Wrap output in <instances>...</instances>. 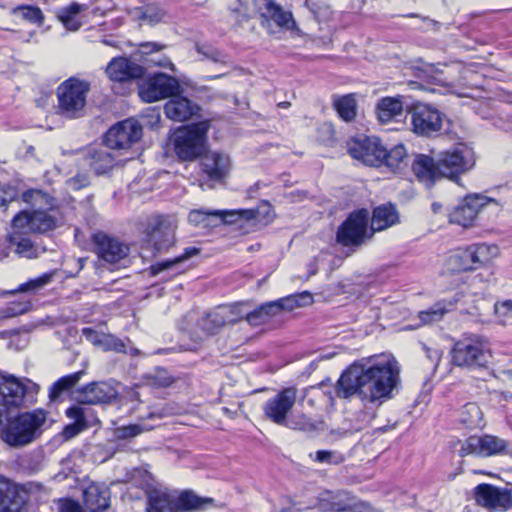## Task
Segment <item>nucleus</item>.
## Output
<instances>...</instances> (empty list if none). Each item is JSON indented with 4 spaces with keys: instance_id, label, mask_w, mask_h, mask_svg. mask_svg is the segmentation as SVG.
I'll return each instance as SVG.
<instances>
[{
    "instance_id": "nucleus-1",
    "label": "nucleus",
    "mask_w": 512,
    "mask_h": 512,
    "mask_svg": "<svg viewBox=\"0 0 512 512\" xmlns=\"http://www.w3.org/2000/svg\"><path fill=\"white\" fill-rule=\"evenodd\" d=\"M399 382V368L396 362L366 366L352 364L337 382V395L342 398L358 396L364 405L382 403L389 399Z\"/></svg>"
},
{
    "instance_id": "nucleus-2",
    "label": "nucleus",
    "mask_w": 512,
    "mask_h": 512,
    "mask_svg": "<svg viewBox=\"0 0 512 512\" xmlns=\"http://www.w3.org/2000/svg\"><path fill=\"white\" fill-rule=\"evenodd\" d=\"M474 166L471 152L460 145L443 151L436 158L419 154L415 157L412 170L420 182L431 186L439 178L457 182L458 176Z\"/></svg>"
},
{
    "instance_id": "nucleus-3",
    "label": "nucleus",
    "mask_w": 512,
    "mask_h": 512,
    "mask_svg": "<svg viewBox=\"0 0 512 512\" xmlns=\"http://www.w3.org/2000/svg\"><path fill=\"white\" fill-rule=\"evenodd\" d=\"M188 221L195 227L214 228L221 224L235 226L242 234L254 232L260 222L259 209L206 210L194 209Z\"/></svg>"
},
{
    "instance_id": "nucleus-4",
    "label": "nucleus",
    "mask_w": 512,
    "mask_h": 512,
    "mask_svg": "<svg viewBox=\"0 0 512 512\" xmlns=\"http://www.w3.org/2000/svg\"><path fill=\"white\" fill-rule=\"evenodd\" d=\"M45 422L46 414L42 410L19 414L8 419L3 431V441L14 448L24 447L39 437Z\"/></svg>"
},
{
    "instance_id": "nucleus-5",
    "label": "nucleus",
    "mask_w": 512,
    "mask_h": 512,
    "mask_svg": "<svg viewBox=\"0 0 512 512\" xmlns=\"http://www.w3.org/2000/svg\"><path fill=\"white\" fill-rule=\"evenodd\" d=\"M208 120L179 128L172 137L174 152L182 161H192L206 151Z\"/></svg>"
},
{
    "instance_id": "nucleus-6",
    "label": "nucleus",
    "mask_w": 512,
    "mask_h": 512,
    "mask_svg": "<svg viewBox=\"0 0 512 512\" xmlns=\"http://www.w3.org/2000/svg\"><path fill=\"white\" fill-rule=\"evenodd\" d=\"M90 83L71 77L57 88L58 113L69 119L81 118L85 115L87 95Z\"/></svg>"
},
{
    "instance_id": "nucleus-7",
    "label": "nucleus",
    "mask_w": 512,
    "mask_h": 512,
    "mask_svg": "<svg viewBox=\"0 0 512 512\" xmlns=\"http://www.w3.org/2000/svg\"><path fill=\"white\" fill-rule=\"evenodd\" d=\"M491 357L488 342L478 336L458 340L451 350L453 364L470 370L486 368Z\"/></svg>"
},
{
    "instance_id": "nucleus-8",
    "label": "nucleus",
    "mask_w": 512,
    "mask_h": 512,
    "mask_svg": "<svg viewBox=\"0 0 512 512\" xmlns=\"http://www.w3.org/2000/svg\"><path fill=\"white\" fill-rule=\"evenodd\" d=\"M369 213L366 209L352 212L338 227L336 240L346 247H359L373 236L368 228Z\"/></svg>"
},
{
    "instance_id": "nucleus-9",
    "label": "nucleus",
    "mask_w": 512,
    "mask_h": 512,
    "mask_svg": "<svg viewBox=\"0 0 512 512\" xmlns=\"http://www.w3.org/2000/svg\"><path fill=\"white\" fill-rule=\"evenodd\" d=\"M496 254V246L474 244L458 249L448 258V265L453 271L475 270L490 262Z\"/></svg>"
},
{
    "instance_id": "nucleus-10",
    "label": "nucleus",
    "mask_w": 512,
    "mask_h": 512,
    "mask_svg": "<svg viewBox=\"0 0 512 512\" xmlns=\"http://www.w3.org/2000/svg\"><path fill=\"white\" fill-rule=\"evenodd\" d=\"M179 93H183V88L179 81L175 77L161 72L150 76L139 87V96L147 103L166 98L171 99Z\"/></svg>"
},
{
    "instance_id": "nucleus-11",
    "label": "nucleus",
    "mask_w": 512,
    "mask_h": 512,
    "mask_svg": "<svg viewBox=\"0 0 512 512\" xmlns=\"http://www.w3.org/2000/svg\"><path fill=\"white\" fill-rule=\"evenodd\" d=\"M54 213L52 205L49 206V209H43V206H41L32 211H21L14 216L12 227L13 229L44 234L57 226V218Z\"/></svg>"
},
{
    "instance_id": "nucleus-12",
    "label": "nucleus",
    "mask_w": 512,
    "mask_h": 512,
    "mask_svg": "<svg viewBox=\"0 0 512 512\" xmlns=\"http://www.w3.org/2000/svg\"><path fill=\"white\" fill-rule=\"evenodd\" d=\"M412 130L419 136H432L442 129L444 115L427 104H415L410 109Z\"/></svg>"
},
{
    "instance_id": "nucleus-13",
    "label": "nucleus",
    "mask_w": 512,
    "mask_h": 512,
    "mask_svg": "<svg viewBox=\"0 0 512 512\" xmlns=\"http://www.w3.org/2000/svg\"><path fill=\"white\" fill-rule=\"evenodd\" d=\"M510 443L500 437L485 434L468 437L462 444L460 456L474 454L481 457L508 454Z\"/></svg>"
},
{
    "instance_id": "nucleus-14",
    "label": "nucleus",
    "mask_w": 512,
    "mask_h": 512,
    "mask_svg": "<svg viewBox=\"0 0 512 512\" xmlns=\"http://www.w3.org/2000/svg\"><path fill=\"white\" fill-rule=\"evenodd\" d=\"M347 151L352 158L368 166L383 164L384 146L376 137L361 136L347 143Z\"/></svg>"
},
{
    "instance_id": "nucleus-15",
    "label": "nucleus",
    "mask_w": 512,
    "mask_h": 512,
    "mask_svg": "<svg viewBox=\"0 0 512 512\" xmlns=\"http://www.w3.org/2000/svg\"><path fill=\"white\" fill-rule=\"evenodd\" d=\"M144 233L146 242L157 252L167 251L176 242L174 225L162 216L151 217Z\"/></svg>"
},
{
    "instance_id": "nucleus-16",
    "label": "nucleus",
    "mask_w": 512,
    "mask_h": 512,
    "mask_svg": "<svg viewBox=\"0 0 512 512\" xmlns=\"http://www.w3.org/2000/svg\"><path fill=\"white\" fill-rule=\"evenodd\" d=\"M142 137V126L134 119H126L112 126L105 134V144L116 150L129 149Z\"/></svg>"
},
{
    "instance_id": "nucleus-17",
    "label": "nucleus",
    "mask_w": 512,
    "mask_h": 512,
    "mask_svg": "<svg viewBox=\"0 0 512 512\" xmlns=\"http://www.w3.org/2000/svg\"><path fill=\"white\" fill-rule=\"evenodd\" d=\"M296 399L297 389L295 387L284 388L265 402L263 406L264 415L273 423L284 426Z\"/></svg>"
},
{
    "instance_id": "nucleus-18",
    "label": "nucleus",
    "mask_w": 512,
    "mask_h": 512,
    "mask_svg": "<svg viewBox=\"0 0 512 512\" xmlns=\"http://www.w3.org/2000/svg\"><path fill=\"white\" fill-rule=\"evenodd\" d=\"M118 397V391L113 383L92 382L84 385L73 392V398L79 404H106L111 403Z\"/></svg>"
},
{
    "instance_id": "nucleus-19",
    "label": "nucleus",
    "mask_w": 512,
    "mask_h": 512,
    "mask_svg": "<svg viewBox=\"0 0 512 512\" xmlns=\"http://www.w3.org/2000/svg\"><path fill=\"white\" fill-rule=\"evenodd\" d=\"M489 202H495V200L481 194L467 195L451 212L450 221L463 227H469L473 224L480 209Z\"/></svg>"
},
{
    "instance_id": "nucleus-20",
    "label": "nucleus",
    "mask_w": 512,
    "mask_h": 512,
    "mask_svg": "<svg viewBox=\"0 0 512 512\" xmlns=\"http://www.w3.org/2000/svg\"><path fill=\"white\" fill-rule=\"evenodd\" d=\"M473 495L477 504L488 509L506 510L512 501L511 493L508 490L487 483L477 485Z\"/></svg>"
},
{
    "instance_id": "nucleus-21",
    "label": "nucleus",
    "mask_w": 512,
    "mask_h": 512,
    "mask_svg": "<svg viewBox=\"0 0 512 512\" xmlns=\"http://www.w3.org/2000/svg\"><path fill=\"white\" fill-rule=\"evenodd\" d=\"M254 6L263 18V25L273 21L278 27L286 30L296 28L292 13L284 10L274 0H254Z\"/></svg>"
},
{
    "instance_id": "nucleus-22",
    "label": "nucleus",
    "mask_w": 512,
    "mask_h": 512,
    "mask_svg": "<svg viewBox=\"0 0 512 512\" xmlns=\"http://www.w3.org/2000/svg\"><path fill=\"white\" fill-rule=\"evenodd\" d=\"M145 68L126 57L113 58L106 67V74L114 82H128L144 76Z\"/></svg>"
},
{
    "instance_id": "nucleus-23",
    "label": "nucleus",
    "mask_w": 512,
    "mask_h": 512,
    "mask_svg": "<svg viewBox=\"0 0 512 512\" xmlns=\"http://www.w3.org/2000/svg\"><path fill=\"white\" fill-rule=\"evenodd\" d=\"M110 149L107 145L88 147L83 152L84 165L90 167L97 175L109 172L115 166V155Z\"/></svg>"
},
{
    "instance_id": "nucleus-24",
    "label": "nucleus",
    "mask_w": 512,
    "mask_h": 512,
    "mask_svg": "<svg viewBox=\"0 0 512 512\" xmlns=\"http://www.w3.org/2000/svg\"><path fill=\"white\" fill-rule=\"evenodd\" d=\"M94 242L97 255L108 263L119 262L129 253L127 245L104 233L96 234Z\"/></svg>"
},
{
    "instance_id": "nucleus-25",
    "label": "nucleus",
    "mask_w": 512,
    "mask_h": 512,
    "mask_svg": "<svg viewBox=\"0 0 512 512\" xmlns=\"http://www.w3.org/2000/svg\"><path fill=\"white\" fill-rule=\"evenodd\" d=\"M234 314L235 309L219 307L201 317L197 324L204 335H215L219 333L226 324H235L238 322L237 317H232Z\"/></svg>"
},
{
    "instance_id": "nucleus-26",
    "label": "nucleus",
    "mask_w": 512,
    "mask_h": 512,
    "mask_svg": "<svg viewBox=\"0 0 512 512\" xmlns=\"http://www.w3.org/2000/svg\"><path fill=\"white\" fill-rule=\"evenodd\" d=\"M25 502V492L13 482L0 477L1 512H22Z\"/></svg>"
},
{
    "instance_id": "nucleus-27",
    "label": "nucleus",
    "mask_w": 512,
    "mask_h": 512,
    "mask_svg": "<svg viewBox=\"0 0 512 512\" xmlns=\"http://www.w3.org/2000/svg\"><path fill=\"white\" fill-rule=\"evenodd\" d=\"M164 110L169 119L182 122L197 116L201 108L197 103L179 93L165 104Z\"/></svg>"
},
{
    "instance_id": "nucleus-28",
    "label": "nucleus",
    "mask_w": 512,
    "mask_h": 512,
    "mask_svg": "<svg viewBox=\"0 0 512 512\" xmlns=\"http://www.w3.org/2000/svg\"><path fill=\"white\" fill-rule=\"evenodd\" d=\"M26 399V388L18 379L11 376L0 381V402L6 409L19 408Z\"/></svg>"
},
{
    "instance_id": "nucleus-29",
    "label": "nucleus",
    "mask_w": 512,
    "mask_h": 512,
    "mask_svg": "<svg viewBox=\"0 0 512 512\" xmlns=\"http://www.w3.org/2000/svg\"><path fill=\"white\" fill-rule=\"evenodd\" d=\"M203 171L214 181L224 179L230 169V158L228 155L220 152H204L202 155Z\"/></svg>"
},
{
    "instance_id": "nucleus-30",
    "label": "nucleus",
    "mask_w": 512,
    "mask_h": 512,
    "mask_svg": "<svg viewBox=\"0 0 512 512\" xmlns=\"http://www.w3.org/2000/svg\"><path fill=\"white\" fill-rule=\"evenodd\" d=\"M110 490L105 485L91 484L83 493L84 504L90 512H102L110 506Z\"/></svg>"
},
{
    "instance_id": "nucleus-31",
    "label": "nucleus",
    "mask_w": 512,
    "mask_h": 512,
    "mask_svg": "<svg viewBox=\"0 0 512 512\" xmlns=\"http://www.w3.org/2000/svg\"><path fill=\"white\" fill-rule=\"evenodd\" d=\"M399 220V215L396 207L389 203L378 206L374 209L371 218V229L375 231H382L396 224Z\"/></svg>"
},
{
    "instance_id": "nucleus-32",
    "label": "nucleus",
    "mask_w": 512,
    "mask_h": 512,
    "mask_svg": "<svg viewBox=\"0 0 512 512\" xmlns=\"http://www.w3.org/2000/svg\"><path fill=\"white\" fill-rule=\"evenodd\" d=\"M404 111L401 97H384L377 103V118L381 123H389L402 116Z\"/></svg>"
},
{
    "instance_id": "nucleus-33",
    "label": "nucleus",
    "mask_w": 512,
    "mask_h": 512,
    "mask_svg": "<svg viewBox=\"0 0 512 512\" xmlns=\"http://www.w3.org/2000/svg\"><path fill=\"white\" fill-rule=\"evenodd\" d=\"M148 512H177L176 496L161 490L148 493Z\"/></svg>"
},
{
    "instance_id": "nucleus-34",
    "label": "nucleus",
    "mask_w": 512,
    "mask_h": 512,
    "mask_svg": "<svg viewBox=\"0 0 512 512\" xmlns=\"http://www.w3.org/2000/svg\"><path fill=\"white\" fill-rule=\"evenodd\" d=\"M213 499L199 497L192 491H184L176 497L177 512H197L206 509Z\"/></svg>"
},
{
    "instance_id": "nucleus-35",
    "label": "nucleus",
    "mask_w": 512,
    "mask_h": 512,
    "mask_svg": "<svg viewBox=\"0 0 512 512\" xmlns=\"http://www.w3.org/2000/svg\"><path fill=\"white\" fill-rule=\"evenodd\" d=\"M313 302V297L309 292H302L298 294H293L284 298H281L276 301H271L272 304H276L277 309H275L276 314L278 315L283 310L291 311L296 307H303L310 305Z\"/></svg>"
},
{
    "instance_id": "nucleus-36",
    "label": "nucleus",
    "mask_w": 512,
    "mask_h": 512,
    "mask_svg": "<svg viewBox=\"0 0 512 512\" xmlns=\"http://www.w3.org/2000/svg\"><path fill=\"white\" fill-rule=\"evenodd\" d=\"M9 248L15 247V253L21 257L34 258L36 257V249L34 248L30 239L24 237L21 232L14 231L7 237Z\"/></svg>"
},
{
    "instance_id": "nucleus-37",
    "label": "nucleus",
    "mask_w": 512,
    "mask_h": 512,
    "mask_svg": "<svg viewBox=\"0 0 512 512\" xmlns=\"http://www.w3.org/2000/svg\"><path fill=\"white\" fill-rule=\"evenodd\" d=\"M200 253V249L197 247H187L184 250V253L170 260H164L158 262L150 267V273L153 276L158 275L159 273L170 270L177 264L183 263L189 258L198 255Z\"/></svg>"
},
{
    "instance_id": "nucleus-38",
    "label": "nucleus",
    "mask_w": 512,
    "mask_h": 512,
    "mask_svg": "<svg viewBox=\"0 0 512 512\" xmlns=\"http://www.w3.org/2000/svg\"><path fill=\"white\" fill-rule=\"evenodd\" d=\"M275 309H277L276 304H272L271 302H267L261 304L253 311L245 314V320L252 326H259L267 322V320L276 316Z\"/></svg>"
},
{
    "instance_id": "nucleus-39",
    "label": "nucleus",
    "mask_w": 512,
    "mask_h": 512,
    "mask_svg": "<svg viewBox=\"0 0 512 512\" xmlns=\"http://www.w3.org/2000/svg\"><path fill=\"white\" fill-rule=\"evenodd\" d=\"M338 115L346 122H350L356 117V100L353 95H344L337 98L333 103Z\"/></svg>"
},
{
    "instance_id": "nucleus-40",
    "label": "nucleus",
    "mask_w": 512,
    "mask_h": 512,
    "mask_svg": "<svg viewBox=\"0 0 512 512\" xmlns=\"http://www.w3.org/2000/svg\"><path fill=\"white\" fill-rule=\"evenodd\" d=\"M82 8V5L74 2L59 10L58 18L68 30L76 31L80 28V23L76 20V17L82 11Z\"/></svg>"
},
{
    "instance_id": "nucleus-41",
    "label": "nucleus",
    "mask_w": 512,
    "mask_h": 512,
    "mask_svg": "<svg viewBox=\"0 0 512 512\" xmlns=\"http://www.w3.org/2000/svg\"><path fill=\"white\" fill-rule=\"evenodd\" d=\"M482 419V411L476 403H467L460 411V421L469 428L478 427Z\"/></svg>"
},
{
    "instance_id": "nucleus-42",
    "label": "nucleus",
    "mask_w": 512,
    "mask_h": 512,
    "mask_svg": "<svg viewBox=\"0 0 512 512\" xmlns=\"http://www.w3.org/2000/svg\"><path fill=\"white\" fill-rule=\"evenodd\" d=\"M146 384L155 388L169 387L173 382V376L162 367H156L144 376Z\"/></svg>"
},
{
    "instance_id": "nucleus-43",
    "label": "nucleus",
    "mask_w": 512,
    "mask_h": 512,
    "mask_svg": "<svg viewBox=\"0 0 512 512\" xmlns=\"http://www.w3.org/2000/svg\"><path fill=\"white\" fill-rule=\"evenodd\" d=\"M407 157V151L403 144L395 145L390 150L384 147L383 164L396 171Z\"/></svg>"
},
{
    "instance_id": "nucleus-44",
    "label": "nucleus",
    "mask_w": 512,
    "mask_h": 512,
    "mask_svg": "<svg viewBox=\"0 0 512 512\" xmlns=\"http://www.w3.org/2000/svg\"><path fill=\"white\" fill-rule=\"evenodd\" d=\"M86 411V408H83L79 405H74L66 410L67 417L74 420L73 425H69L66 427V432H68L69 430H75L74 434H77L80 431L87 428L85 417Z\"/></svg>"
},
{
    "instance_id": "nucleus-45",
    "label": "nucleus",
    "mask_w": 512,
    "mask_h": 512,
    "mask_svg": "<svg viewBox=\"0 0 512 512\" xmlns=\"http://www.w3.org/2000/svg\"><path fill=\"white\" fill-rule=\"evenodd\" d=\"M448 310L446 302H438L429 309L419 312V319L423 324H432L440 321Z\"/></svg>"
},
{
    "instance_id": "nucleus-46",
    "label": "nucleus",
    "mask_w": 512,
    "mask_h": 512,
    "mask_svg": "<svg viewBox=\"0 0 512 512\" xmlns=\"http://www.w3.org/2000/svg\"><path fill=\"white\" fill-rule=\"evenodd\" d=\"M53 278V273H45L38 278L30 279L26 283L21 284L15 291H12L11 294L15 292L27 293V292H37L48 285Z\"/></svg>"
},
{
    "instance_id": "nucleus-47",
    "label": "nucleus",
    "mask_w": 512,
    "mask_h": 512,
    "mask_svg": "<svg viewBox=\"0 0 512 512\" xmlns=\"http://www.w3.org/2000/svg\"><path fill=\"white\" fill-rule=\"evenodd\" d=\"M31 308L29 301L10 302L0 309V320L10 319L28 312Z\"/></svg>"
},
{
    "instance_id": "nucleus-48",
    "label": "nucleus",
    "mask_w": 512,
    "mask_h": 512,
    "mask_svg": "<svg viewBox=\"0 0 512 512\" xmlns=\"http://www.w3.org/2000/svg\"><path fill=\"white\" fill-rule=\"evenodd\" d=\"M284 426L304 432H311L317 428L315 422L305 414L293 415Z\"/></svg>"
},
{
    "instance_id": "nucleus-49",
    "label": "nucleus",
    "mask_w": 512,
    "mask_h": 512,
    "mask_svg": "<svg viewBox=\"0 0 512 512\" xmlns=\"http://www.w3.org/2000/svg\"><path fill=\"white\" fill-rule=\"evenodd\" d=\"M22 200L25 203L30 204L33 207H35V209L38 207H41L43 205H47V206L52 205V203H51L52 198L40 190L31 189V190H27V191L23 192Z\"/></svg>"
},
{
    "instance_id": "nucleus-50",
    "label": "nucleus",
    "mask_w": 512,
    "mask_h": 512,
    "mask_svg": "<svg viewBox=\"0 0 512 512\" xmlns=\"http://www.w3.org/2000/svg\"><path fill=\"white\" fill-rule=\"evenodd\" d=\"M100 348L104 351H115L117 353H126V344L119 338L112 334H103L101 339Z\"/></svg>"
},
{
    "instance_id": "nucleus-51",
    "label": "nucleus",
    "mask_w": 512,
    "mask_h": 512,
    "mask_svg": "<svg viewBox=\"0 0 512 512\" xmlns=\"http://www.w3.org/2000/svg\"><path fill=\"white\" fill-rule=\"evenodd\" d=\"M196 51L205 59L211 60L215 63H224L226 56L217 48L208 44H197Z\"/></svg>"
},
{
    "instance_id": "nucleus-52",
    "label": "nucleus",
    "mask_w": 512,
    "mask_h": 512,
    "mask_svg": "<svg viewBox=\"0 0 512 512\" xmlns=\"http://www.w3.org/2000/svg\"><path fill=\"white\" fill-rule=\"evenodd\" d=\"M180 412H181V408L176 403L169 402V403L164 404L161 408H158V409L150 412L148 414V418L149 419H154V418L162 419L165 417L177 415Z\"/></svg>"
},
{
    "instance_id": "nucleus-53",
    "label": "nucleus",
    "mask_w": 512,
    "mask_h": 512,
    "mask_svg": "<svg viewBox=\"0 0 512 512\" xmlns=\"http://www.w3.org/2000/svg\"><path fill=\"white\" fill-rule=\"evenodd\" d=\"M22 17L32 23H41L43 21L42 11L33 6H21L18 8Z\"/></svg>"
},
{
    "instance_id": "nucleus-54",
    "label": "nucleus",
    "mask_w": 512,
    "mask_h": 512,
    "mask_svg": "<svg viewBox=\"0 0 512 512\" xmlns=\"http://www.w3.org/2000/svg\"><path fill=\"white\" fill-rule=\"evenodd\" d=\"M306 6L319 21L326 20L330 14L329 8L321 5L316 0H306Z\"/></svg>"
},
{
    "instance_id": "nucleus-55",
    "label": "nucleus",
    "mask_w": 512,
    "mask_h": 512,
    "mask_svg": "<svg viewBox=\"0 0 512 512\" xmlns=\"http://www.w3.org/2000/svg\"><path fill=\"white\" fill-rule=\"evenodd\" d=\"M316 461L328 464H339L343 461V457L336 452L319 450L316 452Z\"/></svg>"
},
{
    "instance_id": "nucleus-56",
    "label": "nucleus",
    "mask_w": 512,
    "mask_h": 512,
    "mask_svg": "<svg viewBox=\"0 0 512 512\" xmlns=\"http://www.w3.org/2000/svg\"><path fill=\"white\" fill-rule=\"evenodd\" d=\"M143 431L142 427L138 424H131L123 427H119L116 430V435L119 439L133 438L141 434Z\"/></svg>"
},
{
    "instance_id": "nucleus-57",
    "label": "nucleus",
    "mask_w": 512,
    "mask_h": 512,
    "mask_svg": "<svg viewBox=\"0 0 512 512\" xmlns=\"http://www.w3.org/2000/svg\"><path fill=\"white\" fill-rule=\"evenodd\" d=\"M85 374L83 370L66 375L58 379V385L62 386L65 391H68L72 387H74Z\"/></svg>"
},
{
    "instance_id": "nucleus-58",
    "label": "nucleus",
    "mask_w": 512,
    "mask_h": 512,
    "mask_svg": "<svg viewBox=\"0 0 512 512\" xmlns=\"http://www.w3.org/2000/svg\"><path fill=\"white\" fill-rule=\"evenodd\" d=\"M1 192L3 193V197L0 199L1 207H5V206H7L8 203L17 199V196H18L17 189L10 184L2 185Z\"/></svg>"
},
{
    "instance_id": "nucleus-59",
    "label": "nucleus",
    "mask_w": 512,
    "mask_h": 512,
    "mask_svg": "<svg viewBox=\"0 0 512 512\" xmlns=\"http://www.w3.org/2000/svg\"><path fill=\"white\" fill-rule=\"evenodd\" d=\"M104 333L98 332L90 327H85L82 329V335L93 345L98 346L100 345L101 339L103 337Z\"/></svg>"
},
{
    "instance_id": "nucleus-60",
    "label": "nucleus",
    "mask_w": 512,
    "mask_h": 512,
    "mask_svg": "<svg viewBox=\"0 0 512 512\" xmlns=\"http://www.w3.org/2000/svg\"><path fill=\"white\" fill-rule=\"evenodd\" d=\"M140 52L142 54H150L152 52L160 51L164 48L163 45H160L156 42H143L139 44Z\"/></svg>"
},
{
    "instance_id": "nucleus-61",
    "label": "nucleus",
    "mask_w": 512,
    "mask_h": 512,
    "mask_svg": "<svg viewBox=\"0 0 512 512\" xmlns=\"http://www.w3.org/2000/svg\"><path fill=\"white\" fill-rule=\"evenodd\" d=\"M66 392L62 386L58 385V380L52 384L49 389V399L53 402L60 399L61 395Z\"/></svg>"
},
{
    "instance_id": "nucleus-62",
    "label": "nucleus",
    "mask_w": 512,
    "mask_h": 512,
    "mask_svg": "<svg viewBox=\"0 0 512 512\" xmlns=\"http://www.w3.org/2000/svg\"><path fill=\"white\" fill-rule=\"evenodd\" d=\"M231 16L233 17V20L238 25L243 24L244 22L248 21L249 16L242 8H236L232 10Z\"/></svg>"
},
{
    "instance_id": "nucleus-63",
    "label": "nucleus",
    "mask_w": 512,
    "mask_h": 512,
    "mask_svg": "<svg viewBox=\"0 0 512 512\" xmlns=\"http://www.w3.org/2000/svg\"><path fill=\"white\" fill-rule=\"evenodd\" d=\"M59 512H84L82 507L73 500L66 501L60 508Z\"/></svg>"
},
{
    "instance_id": "nucleus-64",
    "label": "nucleus",
    "mask_w": 512,
    "mask_h": 512,
    "mask_svg": "<svg viewBox=\"0 0 512 512\" xmlns=\"http://www.w3.org/2000/svg\"><path fill=\"white\" fill-rule=\"evenodd\" d=\"M427 357L436 366L441 359V352L439 350H432L425 347Z\"/></svg>"
}]
</instances>
